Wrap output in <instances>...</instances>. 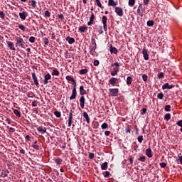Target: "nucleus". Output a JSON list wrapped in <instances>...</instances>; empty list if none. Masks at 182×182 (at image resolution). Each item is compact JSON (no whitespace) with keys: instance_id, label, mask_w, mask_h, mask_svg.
I'll list each match as a JSON object with an SVG mask.
<instances>
[{"instance_id":"nucleus-6","label":"nucleus","mask_w":182,"mask_h":182,"mask_svg":"<svg viewBox=\"0 0 182 182\" xmlns=\"http://www.w3.org/2000/svg\"><path fill=\"white\" fill-rule=\"evenodd\" d=\"M115 12L119 16H123L124 15V11L122 8H120V6H115Z\"/></svg>"},{"instance_id":"nucleus-56","label":"nucleus","mask_w":182,"mask_h":182,"mask_svg":"<svg viewBox=\"0 0 182 182\" xmlns=\"http://www.w3.org/2000/svg\"><path fill=\"white\" fill-rule=\"evenodd\" d=\"M146 111H147L146 108H142V109L141 111V114L144 115V114L146 113Z\"/></svg>"},{"instance_id":"nucleus-58","label":"nucleus","mask_w":182,"mask_h":182,"mask_svg":"<svg viewBox=\"0 0 182 182\" xmlns=\"http://www.w3.org/2000/svg\"><path fill=\"white\" fill-rule=\"evenodd\" d=\"M128 160L129 161V164H131V165H133V163H134V159L133 158H132V156H129L128 158Z\"/></svg>"},{"instance_id":"nucleus-17","label":"nucleus","mask_w":182,"mask_h":182,"mask_svg":"<svg viewBox=\"0 0 182 182\" xmlns=\"http://www.w3.org/2000/svg\"><path fill=\"white\" fill-rule=\"evenodd\" d=\"M73 115H68V127H72V124H73Z\"/></svg>"},{"instance_id":"nucleus-52","label":"nucleus","mask_w":182,"mask_h":182,"mask_svg":"<svg viewBox=\"0 0 182 182\" xmlns=\"http://www.w3.org/2000/svg\"><path fill=\"white\" fill-rule=\"evenodd\" d=\"M142 80H143V81L146 82L148 80V75H146V74H143Z\"/></svg>"},{"instance_id":"nucleus-36","label":"nucleus","mask_w":182,"mask_h":182,"mask_svg":"<svg viewBox=\"0 0 182 182\" xmlns=\"http://www.w3.org/2000/svg\"><path fill=\"white\" fill-rule=\"evenodd\" d=\"M63 162V159H61L60 158H57L55 159V164H57L58 165H61Z\"/></svg>"},{"instance_id":"nucleus-54","label":"nucleus","mask_w":182,"mask_h":182,"mask_svg":"<svg viewBox=\"0 0 182 182\" xmlns=\"http://www.w3.org/2000/svg\"><path fill=\"white\" fill-rule=\"evenodd\" d=\"M58 17L60 18V19H61L62 21L65 19L63 14H58Z\"/></svg>"},{"instance_id":"nucleus-45","label":"nucleus","mask_w":182,"mask_h":182,"mask_svg":"<svg viewBox=\"0 0 182 182\" xmlns=\"http://www.w3.org/2000/svg\"><path fill=\"white\" fill-rule=\"evenodd\" d=\"M165 111H166L167 112H169L170 111H171V105H166V107H165Z\"/></svg>"},{"instance_id":"nucleus-30","label":"nucleus","mask_w":182,"mask_h":182,"mask_svg":"<svg viewBox=\"0 0 182 182\" xmlns=\"http://www.w3.org/2000/svg\"><path fill=\"white\" fill-rule=\"evenodd\" d=\"M87 26H81L79 27V31L80 32H85V31H87Z\"/></svg>"},{"instance_id":"nucleus-33","label":"nucleus","mask_w":182,"mask_h":182,"mask_svg":"<svg viewBox=\"0 0 182 182\" xmlns=\"http://www.w3.org/2000/svg\"><path fill=\"white\" fill-rule=\"evenodd\" d=\"M87 73H88V70L85 69V70H80L79 73L80 75H84L85 74H87Z\"/></svg>"},{"instance_id":"nucleus-35","label":"nucleus","mask_w":182,"mask_h":182,"mask_svg":"<svg viewBox=\"0 0 182 182\" xmlns=\"http://www.w3.org/2000/svg\"><path fill=\"white\" fill-rule=\"evenodd\" d=\"M171 118V114H166L164 115V119H166V121H170Z\"/></svg>"},{"instance_id":"nucleus-47","label":"nucleus","mask_w":182,"mask_h":182,"mask_svg":"<svg viewBox=\"0 0 182 182\" xmlns=\"http://www.w3.org/2000/svg\"><path fill=\"white\" fill-rule=\"evenodd\" d=\"M96 1V2H97V5L98 6H100V8H102V9H103V6H102V4H101V1L100 0H95Z\"/></svg>"},{"instance_id":"nucleus-53","label":"nucleus","mask_w":182,"mask_h":182,"mask_svg":"<svg viewBox=\"0 0 182 182\" xmlns=\"http://www.w3.org/2000/svg\"><path fill=\"white\" fill-rule=\"evenodd\" d=\"M158 78H159V80H160L161 78H164V73H159L158 74Z\"/></svg>"},{"instance_id":"nucleus-42","label":"nucleus","mask_w":182,"mask_h":182,"mask_svg":"<svg viewBox=\"0 0 182 182\" xmlns=\"http://www.w3.org/2000/svg\"><path fill=\"white\" fill-rule=\"evenodd\" d=\"M52 75L59 76L60 73H59V71H58V70H53V71L52 73Z\"/></svg>"},{"instance_id":"nucleus-2","label":"nucleus","mask_w":182,"mask_h":182,"mask_svg":"<svg viewBox=\"0 0 182 182\" xmlns=\"http://www.w3.org/2000/svg\"><path fill=\"white\" fill-rule=\"evenodd\" d=\"M112 66H115V68H114L113 71H111V75L112 77H115V75H117L119 71L120 64H119V63H113V64H112Z\"/></svg>"},{"instance_id":"nucleus-39","label":"nucleus","mask_w":182,"mask_h":182,"mask_svg":"<svg viewBox=\"0 0 182 182\" xmlns=\"http://www.w3.org/2000/svg\"><path fill=\"white\" fill-rule=\"evenodd\" d=\"M138 161H140L141 162H145L146 156L144 155L140 156L139 158H138Z\"/></svg>"},{"instance_id":"nucleus-27","label":"nucleus","mask_w":182,"mask_h":182,"mask_svg":"<svg viewBox=\"0 0 182 182\" xmlns=\"http://www.w3.org/2000/svg\"><path fill=\"white\" fill-rule=\"evenodd\" d=\"M107 168H108V162H104L101 165V169H102L103 171H106Z\"/></svg>"},{"instance_id":"nucleus-48","label":"nucleus","mask_w":182,"mask_h":182,"mask_svg":"<svg viewBox=\"0 0 182 182\" xmlns=\"http://www.w3.org/2000/svg\"><path fill=\"white\" fill-rule=\"evenodd\" d=\"M107 128H108V124H107V122H104V124L102 125V129H107Z\"/></svg>"},{"instance_id":"nucleus-46","label":"nucleus","mask_w":182,"mask_h":182,"mask_svg":"<svg viewBox=\"0 0 182 182\" xmlns=\"http://www.w3.org/2000/svg\"><path fill=\"white\" fill-rule=\"evenodd\" d=\"M110 175V172L109 171H106L104 173V177L105 178H109Z\"/></svg>"},{"instance_id":"nucleus-59","label":"nucleus","mask_w":182,"mask_h":182,"mask_svg":"<svg viewBox=\"0 0 182 182\" xmlns=\"http://www.w3.org/2000/svg\"><path fill=\"white\" fill-rule=\"evenodd\" d=\"M44 43H45V45H48V43H49L48 38H44Z\"/></svg>"},{"instance_id":"nucleus-57","label":"nucleus","mask_w":182,"mask_h":182,"mask_svg":"<svg viewBox=\"0 0 182 182\" xmlns=\"http://www.w3.org/2000/svg\"><path fill=\"white\" fill-rule=\"evenodd\" d=\"M166 162H161L160 164L161 168H166Z\"/></svg>"},{"instance_id":"nucleus-12","label":"nucleus","mask_w":182,"mask_h":182,"mask_svg":"<svg viewBox=\"0 0 182 182\" xmlns=\"http://www.w3.org/2000/svg\"><path fill=\"white\" fill-rule=\"evenodd\" d=\"M117 81H118L117 78H114V77L111 78L109 81V85H110L111 84L112 87H114L115 85H117Z\"/></svg>"},{"instance_id":"nucleus-49","label":"nucleus","mask_w":182,"mask_h":182,"mask_svg":"<svg viewBox=\"0 0 182 182\" xmlns=\"http://www.w3.org/2000/svg\"><path fill=\"white\" fill-rule=\"evenodd\" d=\"M143 139H144L143 135H140L139 136H138V142H139V144H141Z\"/></svg>"},{"instance_id":"nucleus-16","label":"nucleus","mask_w":182,"mask_h":182,"mask_svg":"<svg viewBox=\"0 0 182 182\" xmlns=\"http://www.w3.org/2000/svg\"><path fill=\"white\" fill-rule=\"evenodd\" d=\"M66 41H68V43H70V45H72V43H74L75 42V38L71 37V36H67Z\"/></svg>"},{"instance_id":"nucleus-29","label":"nucleus","mask_w":182,"mask_h":182,"mask_svg":"<svg viewBox=\"0 0 182 182\" xmlns=\"http://www.w3.org/2000/svg\"><path fill=\"white\" fill-rule=\"evenodd\" d=\"M108 5L109 6H116L117 4L114 0H109Z\"/></svg>"},{"instance_id":"nucleus-26","label":"nucleus","mask_w":182,"mask_h":182,"mask_svg":"<svg viewBox=\"0 0 182 182\" xmlns=\"http://www.w3.org/2000/svg\"><path fill=\"white\" fill-rule=\"evenodd\" d=\"M29 5H31L33 8H36L37 2L35 0L28 1Z\"/></svg>"},{"instance_id":"nucleus-13","label":"nucleus","mask_w":182,"mask_h":182,"mask_svg":"<svg viewBox=\"0 0 182 182\" xmlns=\"http://www.w3.org/2000/svg\"><path fill=\"white\" fill-rule=\"evenodd\" d=\"M142 53H143V56H144V58L145 59V60H148V59H149V55L148 54V50H146V48H143Z\"/></svg>"},{"instance_id":"nucleus-22","label":"nucleus","mask_w":182,"mask_h":182,"mask_svg":"<svg viewBox=\"0 0 182 182\" xmlns=\"http://www.w3.org/2000/svg\"><path fill=\"white\" fill-rule=\"evenodd\" d=\"M18 15H19L21 19H22V20L26 19V11H22V12H19Z\"/></svg>"},{"instance_id":"nucleus-60","label":"nucleus","mask_w":182,"mask_h":182,"mask_svg":"<svg viewBox=\"0 0 182 182\" xmlns=\"http://www.w3.org/2000/svg\"><path fill=\"white\" fill-rule=\"evenodd\" d=\"M89 158L90 159H93V158H95V154H92V152H90L89 154Z\"/></svg>"},{"instance_id":"nucleus-55","label":"nucleus","mask_w":182,"mask_h":182,"mask_svg":"<svg viewBox=\"0 0 182 182\" xmlns=\"http://www.w3.org/2000/svg\"><path fill=\"white\" fill-rule=\"evenodd\" d=\"M51 15V13L50 12V11L47 10L45 11V16H47L48 18H49Z\"/></svg>"},{"instance_id":"nucleus-51","label":"nucleus","mask_w":182,"mask_h":182,"mask_svg":"<svg viewBox=\"0 0 182 182\" xmlns=\"http://www.w3.org/2000/svg\"><path fill=\"white\" fill-rule=\"evenodd\" d=\"M0 18H1V19H4L5 14H4V11H0Z\"/></svg>"},{"instance_id":"nucleus-11","label":"nucleus","mask_w":182,"mask_h":182,"mask_svg":"<svg viewBox=\"0 0 182 182\" xmlns=\"http://www.w3.org/2000/svg\"><path fill=\"white\" fill-rule=\"evenodd\" d=\"M172 88H175V85H170L168 82L162 85V90H172Z\"/></svg>"},{"instance_id":"nucleus-37","label":"nucleus","mask_w":182,"mask_h":182,"mask_svg":"<svg viewBox=\"0 0 182 182\" xmlns=\"http://www.w3.org/2000/svg\"><path fill=\"white\" fill-rule=\"evenodd\" d=\"M176 125H178V127H181V132H182V119H181L180 121H178L176 122Z\"/></svg>"},{"instance_id":"nucleus-3","label":"nucleus","mask_w":182,"mask_h":182,"mask_svg":"<svg viewBox=\"0 0 182 182\" xmlns=\"http://www.w3.org/2000/svg\"><path fill=\"white\" fill-rule=\"evenodd\" d=\"M109 91L112 97H117L119 94L118 88H109Z\"/></svg>"},{"instance_id":"nucleus-61","label":"nucleus","mask_w":182,"mask_h":182,"mask_svg":"<svg viewBox=\"0 0 182 182\" xmlns=\"http://www.w3.org/2000/svg\"><path fill=\"white\" fill-rule=\"evenodd\" d=\"M31 105L32 107H38V101H33Z\"/></svg>"},{"instance_id":"nucleus-50","label":"nucleus","mask_w":182,"mask_h":182,"mask_svg":"<svg viewBox=\"0 0 182 182\" xmlns=\"http://www.w3.org/2000/svg\"><path fill=\"white\" fill-rule=\"evenodd\" d=\"M29 42H35L36 41V36H30L29 39H28Z\"/></svg>"},{"instance_id":"nucleus-62","label":"nucleus","mask_w":182,"mask_h":182,"mask_svg":"<svg viewBox=\"0 0 182 182\" xmlns=\"http://www.w3.org/2000/svg\"><path fill=\"white\" fill-rule=\"evenodd\" d=\"M66 80H67V81H71V82H73V78H72V77H70V75H68L66 77Z\"/></svg>"},{"instance_id":"nucleus-15","label":"nucleus","mask_w":182,"mask_h":182,"mask_svg":"<svg viewBox=\"0 0 182 182\" xmlns=\"http://www.w3.org/2000/svg\"><path fill=\"white\" fill-rule=\"evenodd\" d=\"M7 46L12 50H15L16 49L14 47V42H12L11 41H7Z\"/></svg>"},{"instance_id":"nucleus-9","label":"nucleus","mask_w":182,"mask_h":182,"mask_svg":"<svg viewBox=\"0 0 182 182\" xmlns=\"http://www.w3.org/2000/svg\"><path fill=\"white\" fill-rule=\"evenodd\" d=\"M95 14L94 12H92V14L90 17V21L87 22V25H92L93 23H95Z\"/></svg>"},{"instance_id":"nucleus-20","label":"nucleus","mask_w":182,"mask_h":182,"mask_svg":"<svg viewBox=\"0 0 182 182\" xmlns=\"http://www.w3.org/2000/svg\"><path fill=\"white\" fill-rule=\"evenodd\" d=\"M146 155L149 157V158H152L153 155H152V149H151V148H148L146 150Z\"/></svg>"},{"instance_id":"nucleus-1","label":"nucleus","mask_w":182,"mask_h":182,"mask_svg":"<svg viewBox=\"0 0 182 182\" xmlns=\"http://www.w3.org/2000/svg\"><path fill=\"white\" fill-rule=\"evenodd\" d=\"M25 43L26 42L24 39H23V38H21V36H17L16 38V46H21V48H23V49H25Z\"/></svg>"},{"instance_id":"nucleus-41","label":"nucleus","mask_w":182,"mask_h":182,"mask_svg":"<svg viewBox=\"0 0 182 182\" xmlns=\"http://www.w3.org/2000/svg\"><path fill=\"white\" fill-rule=\"evenodd\" d=\"M95 47H94V46H92V48H91V49H90V54L91 55H95Z\"/></svg>"},{"instance_id":"nucleus-25","label":"nucleus","mask_w":182,"mask_h":182,"mask_svg":"<svg viewBox=\"0 0 182 182\" xmlns=\"http://www.w3.org/2000/svg\"><path fill=\"white\" fill-rule=\"evenodd\" d=\"M37 144H38V141H35L33 144H32V148L38 151L40 149V146L39 145H37Z\"/></svg>"},{"instance_id":"nucleus-7","label":"nucleus","mask_w":182,"mask_h":182,"mask_svg":"<svg viewBox=\"0 0 182 182\" xmlns=\"http://www.w3.org/2000/svg\"><path fill=\"white\" fill-rule=\"evenodd\" d=\"M52 77L50 74L48 73L45 75L44 80H43V84L44 85H47L49 82V80H51Z\"/></svg>"},{"instance_id":"nucleus-18","label":"nucleus","mask_w":182,"mask_h":182,"mask_svg":"<svg viewBox=\"0 0 182 182\" xmlns=\"http://www.w3.org/2000/svg\"><path fill=\"white\" fill-rule=\"evenodd\" d=\"M80 94L81 96H84L87 94V91H86V90L84 89L83 85H81L80 87Z\"/></svg>"},{"instance_id":"nucleus-28","label":"nucleus","mask_w":182,"mask_h":182,"mask_svg":"<svg viewBox=\"0 0 182 182\" xmlns=\"http://www.w3.org/2000/svg\"><path fill=\"white\" fill-rule=\"evenodd\" d=\"M14 112L16 117H17L18 118H21V114L20 111H18V109H14Z\"/></svg>"},{"instance_id":"nucleus-4","label":"nucleus","mask_w":182,"mask_h":182,"mask_svg":"<svg viewBox=\"0 0 182 182\" xmlns=\"http://www.w3.org/2000/svg\"><path fill=\"white\" fill-rule=\"evenodd\" d=\"M107 16L106 15H103L102 16V23L105 31H107Z\"/></svg>"},{"instance_id":"nucleus-34","label":"nucleus","mask_w":182,"mask_h":182,"mask_svg":"<svg viewBox=\"0 0 182 182\" xmlns=\"http://www.w3.org/2000/svg\"><path fill=\"white\" fill-rule=\"evenodd\" d=\"M54 115H55L57 118H60V117H62V114H61V112H59V111H55Z\"/></svg>"},{"instance_id":"nucleus-38","label":"nucleus","mask_w":182,"mask_h":182,"mask_svg":"<svg viewBox=\"0 0 182 182\" xmlns=\"http://www.w3.org/2000/svg\"><path fill=\"white\" fill-rule=\"evenodd\" d=\"M147 25L148 26H153V25H154V21L153 20L147 21Z\"/></svg>"},{"instance_id":"nucleus-44","label":"nucleus","mask_w":182,"mask_h":182,"mask_svg":"<svg viewBox=\"0 0 182 182\" xmlns=\"http://www.w3.org/2000/svg\"><path fill=\"white\" fill-rule=\"evenodd\" d=\"M164 97V94H163V92H160L157 95V98H159V100H163Z\"/></svg>"},{"instance_id":"nucleus-63","label":"nucleus","mask_w":182,"mask_h":182,"mask_svg":"<svg viewBox=\"0 0 182 182\" xmlns=\"http://www.w3.org/2000/svg\"><path fill=\"white\" fill-rule=\"evenodd\" d=\"M94 65L95 66H98V65H100V61H98V60H95Z\"/></svg>"},{"instance_id":"nucleus-43","label":"nucleus","mask_w":182,"mask_h":182,"mask_svg":"<svg viewBox=\"0 0 182 182\" xmlns=\"http://www.w3.org/2000/svg\"><path fill=\"white\" fill-rule=\"evenodd\" d=\"M136 1L135 0H129L128 4L129 5V6H134V5L135 4Z\"/></svg>"},{"instance_id":"nucleus-8","label":"nucleus","mask_w":182,"mask_h":182,"mask_svg":"<svg viewBox=\"0 0 182 182\" xmlns=\"http://www.w3.org/2000/svg\"><path fill=\"white\" fill-rule=\"evenodd\" d=\"M144 11H145V8H143L142 4H140L139 5V6H138V9H137L136 12H137L139 15H141V16H143V14H144Z\"/></svg>"},{"instance_id":"nucleus-21","label":"nucleus","mask_w":182,"mask_h":182,"mask_svg":"<svg viewBox=\"0 0 182 182\" xmlns=\"http://www.w3.org/2000/svg\"><path fill=\"white\" fill-rule=\"evenodd\" d=\"M109 51L111 53H118L117 48H116V47H113L112 44L110 46Z\"/></svg>"},{"instance_id":"nucleus-19","label":"nucleus","mask_w":182,"mask_h":182,"mask_svg":"<svg viewBox=\"0 0 182 182\" xmlns=\"http://www.w3.org/2000/svg\"><path fill=\"white\" fill-rule=\"evenodd\" d=\"M37 131L41 134H46V132H47L46 128L43 127H38V128H37Z\"/></svg>"},{"instance_id":"nucleus-40","label":"nucleus","mask_w":182,"mask_h":182,"mask_svg":"<svg viewBox=\"0 0 182 182\" xmlns=\"http://www.w3.org/2000/svg\"><path fill=\"white\" fill-rule=\"evenodd\" d=\"M72 82H73V89H74L75 90H77V89H76L77 82H76V81H75V80L74 78H73Z\"/></svg>"},{"instance_id":"nucleus-32","label":"nucleus","mask_w":182,"mask_h":182,"mask_svg":"<svg viewBox=\"0 0 182 182\" xmlns=\"http://www.w3.org/2000/svg\"><path fill=\"white\" fill-rule=\"evenodd\" d=\"M132 81H133V78H132V77H127V85H131Z\"/></svg>"},{"instance_id":"nucleus-23","label":"nucleus","mask_w":182,"mask_h":182,"mask_svg":"<svg viewBox=\"0 0 182 182\" xmlns=\"http://www.w3.org/2000/svg\"><path fill=\"white\" fill-rule=\"evenodd\" d=\"M83 117L86 119V122H87V124H90V117H89V115H88L87 112H83Z\"/></svg>"},{"instance_id":"nucleus-24","label":"nucleus","mask_w":182,"mask_h":182,"mask_svg":"<svg viewBox=\"0 0 182 182\" xmlns=\"http://www.w3.org/2000/svg\"><path fill=\"white\" fill-rule=\"evenodd\" d=\"M91 44L94 47L95 50H96V49H97V42H96V39L95 38H92Z\"/></svg>"},{"instance_id":"nucleus-64","label":"nucleus","mask_w":182,"mask_h":182,"mask_svg":"<svg viewBox=\"0 0 182 182\" xmlns=\"http://www.w3.org/2000/svg\"><path fill=\"white\" fill-rule=\"evenodd\" d=\"M8 176L7 173H6L5 172H1V176L2 178H6V176Z\"/></svg>"},{"instance_id":"nucleus-31","label":"nucleus","mask_w":182,"mask_h":182,"mask_svg":"<svg viewBox=\"0 0 182 182\" xmlns=\"http://www.w3.org/2000/svg\"><path fill=\"white\" fill-rule=\"evenodd\" d=\"M18 28L21 29V31H26L27 28L23 23H18Z\"/></svg>"},{"instance_id":"nucleus-5","label":"nucleus","mask_w":182,"mask_h":182,"mask_svg":"<svg viewBox=\"0 0 182 182\" xmlns=\"http://www.w3.org/2000/svg\"><path fill=\"white\" fill-rule=\"evenodd\" d=\"M31 76H32V78L33 80L35 85L36 87H39L40 84H39V81H38V78L36 77V73H32Z\"/></svg>"},{"instance_id":"nucleus-14","label":"nucleus","mask_w":182,"mask_h":182,"mask_svg":"<svg viewBox=\"0 0 182 182\" xmlns=\"http://www.w3.org/2000/svg\"><path fill=\"white\" fill-rule=\"evenodd\" d=\"M80 107L84 109L85 108V98L84 96H81L80 98Z\"/></svg>"},{"instance_id":"nucleus-10","label":"nucleus","mask_w":182,"mask_h":182,"mask_svg":"<svg viewBox=\"0 0 182 182\" xmlns=\"http://www.w3.org/2000/svg\"><path fill=\"white\" fill-rule=\"evenodd\" d=\"M77 97V90H74L73 88L72 95L70 97V100L72 101V100H76Z\"/></svg>"}]
</instances>
